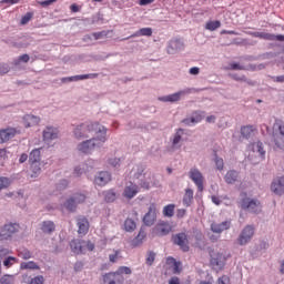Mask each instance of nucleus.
I'll return each instance as SVG.
<instances>
[{"mask_svg":"<svg viewBox=\"0 0 284 284\" xmlns=\"http://www.w3.org/2000/svg\"><path fill=\"white\" fill-rule=\"evenodd\" d=\"M41 118L32 114H27L23 116V125L24 128H34L39 125Z\"/></svg>","mask_w":284,"mask_h":284,"instance_id":"nucleus-21","label":"nucleus"},{"mask_svg":"<svg viewBox=\"0 0 284 284\" xmlns=\"http://www.w3.org/2000/svg\"><path fill=\"white\" fill-rule=\"evenodd\" d=\"M194 201V191L192 189H186L183 196V205L190 207Z\"/></svg>","mask_w":284,"mask_h":284,"instance_id":"nucleus-25","label":"nucleus"},{"mask_svg":"<svg viewBox=\"0 0 284 284\" xmlns=\"http://www.w3.org/2000/svg\"><path fill=\"white\" fill-rule=\"evenodd\" d=\"M203 114L205 113L201 111H195L193 112L191 119H184L182 123H184V125H190L191 123H201V121H203Z\"/></svg>","mask_w":284,"mask_h":284,"instance_id":"nucleus-24","label":"nucleus"},{"mask_svg":"<svg viewBox=\"0 0 284 284\" xmlns=\"http://www.w3.org/2000/svg\"><path fill=\"white\" fill-rule=\"evenodd\" d=\"M232 79H234V81H244L247 82V78L245 75H241L239 77L237 74H233Z\"/></svg>","mask_w":284,"mask_h":284,"instance_id":"nucleus-59","label":"nucleus"},{"mask_svg":"<svg viewBox=\"0 0 284 284\" xmlns=\"http://www.w3.org/2000/svg\"><path fill=\"white\" fill-rule=\"evenodd\" d=\"M32 17H34L33 12H27L20 20L21 26H26L28 22H30Z\"/></svg>","mask_w":284,"mask_h":284,"instance_id":"nucleus-44","label":"nucleus"},{"mask_svg":"<svg viewBox=\"0 0 284 284\" xmlns=\"http://www.w3.org/2000/svg\"><path fill=\"white\" fill-rule=\"evenodd\" d=\"M124 230L126 232H134V230H136V222L132 219H126L124 222Z\"/></svg>","mask_w":284,"mask_h":284,"instance_id":"nucleus-35","label":"nucleus"},{"mask_svg":"<svg viewBox=\"0 0 284 284\" xmlns=\"http://www.w3.org/2000/svg\"><path fill=\"white\" fill-rule=\"evenodd\" d=\"M8 161V151L6 149H0V165H4Z\"/></svg>","mask_w":284,"mask_h":284,"instance_id":"nucleus-48","label":"nucleus"},{"mask_svg":"<svg viewBox=\"0 0 284 284\" xmlns=\"http://www.w3.org/2000/svg\"><path fill=\"white\" fill-rule=\"evenodd\" d=\"M57 230V226L54 225V222L52 221H44L41 225V231L43 234H52Z\"/></svg>","mask_w":284,"mask_h":284,"instance_id":"nucleus-27","label":"nucleus"},{"mask_svg":"<svg viewBox=\"0 0 284 284\" xmlns=\"http://www.w3.org/2000/svg\"><path fill=\"white\" fill-rule=\"evenodd\" d=\"M106 36H108V33L105 31L93 33V37H94L95 41H99V39H103V37H106Z\"/></svg>","mask_w":284,"mask_h":284,"instance_id":"nucleus-56","label":"nucleus"},{"mask_svg":"<svg viewBox=\"0 0 284 284\" xmlns=\"http://www.w3.org/2000/svg\"><path fill=\"white\" fill-rule=\"evenodd\" d=\"M78 205L79 204L72 196L70 199H68L64 203V207H65V210H68V212H77Z\"/></svg>","mask_w":284,"mask_h":284,"instance_id":"nucleus-30","label":"nucleus"},{"mask_svg":"<svg viewBox=\"0 0 284 284\" xmlns=\"http://www.w3.org/2000/svg\"><path fill=\"white\" fill-rule=\"evenodd\" d=\"M190 74L196 77V74H199V72H201V69H199V67H193L190 69Z\"/></svg>","mask_w":284,"mask_h":284,"instance_id":"nucleus-61","label":"nucleus"},{"mask_svg":"<svg viewBox=\"0 0 284 284\" xmlns=\"http://www.w3.org/2000/svg\"><path fill=\"white\" fill-rule=\"evenodd\" d=\"M29 163H41V148L33 149L29 154Z\"/></svg>","mask_w":284,"mask_h":284,"instance_id":"nucleus-28","label":"nucleus"},{"mask_svg":"<svg viewBox=\"0 0 284 284\" xmlns=\"http://www.w3.org/2000/svg\"><path fill=\"white\" fill-rule=\"evenodd\" d=\"M8 72H10V67H8V64L0 67V74H8Z\"/></svg>","mask_w":284,"mask_h":284,"instance_id":"nucleus-60","label":"nucleus"},{"mask_svg":"<svg viewBox=\"0 0 284 284\" xmlns=\"http://www.w3.org/2000/svg\"><path fill=\"white\" fill-rule=\"evenodd\" d=\"M181 272V262H175L173 264V274H180Z\"/></svg>","mask_w":284,"mask_h":284,"instance_id":"nucleus-57","label":"nucleus"},{"mask_svg":"<svg viewBox=\"0 0 284 284\" xmlns=\"http://www.w3.org/2000/svg\"><path fill=\"white\" fill-rule=\"evenodd\" d=\"M72 197L74 199L75 203L79 205L81 203H85L88 195L85 193L79 192V193L73 194Z\"/></svg>","mask_w":284,"mask_h":284,"instance_id":"nucleus-39","label":"nucleus"},{"mask_svg":"<svg viewBox=\"0 0 284 284\" xmlns=\"http://www.w3.org/2000/svg\"><path fill=\"white\" fill-rule=\"evenodd\" d=\"M199 284H214V277L210 276L206 281H201Z\"/></svg>","mask_w":284,"mask_h":284,"instance_id":"nucleus-64","label":"nucleus"},{"mask_svg":"<svg viewBox=\"0 0 284 284\" xmlns=\"http://www.w3.org/2000/svg\"><path fill=\"white\" fill-rule=\"evenodd\" d=\"M143 166H135L131 171V174H133L134 179H140L143 175Z\"/></svg>","mask_w":284,"mask_h":284,"instance_id":"nucleus-45","label":"nucleus"},{"mask_svg":"<svg viewBox=\"0 0 284 284\" xmlns=\"http://www.w3.org/2000/svg\"><path fill=\"white\" fill-rule=\"evenodd\" d=\"M185 214H187V210H185V209H179L176 212L178 219H183V216H185Z\"/></svg>","mask_w":284,"mask_h":284,"instance_id":"nucleus-58","label":"nucleus"},{"mask_svg":"<svg viewBox=\"0 0 284 284\" xmlns=\"http://www.w3.org/2000/svg\"><path fill=\"white\" fill-rule=\"evenodd\" d=\"M271 192L275 196H283L284 194V175L275 178L271 183Z\"/></svg>","mask_w":284,"mask_h":284,"instance_id":"nucleus-10","label":"nucleus"},{"mask_svg":"<svg viewBox=\"0 0 284 284\" xmlns=\"http://www.w3.org/2000/svg\"><path fill=\"white\" fill-rule=\"evenodd\" d=\"M230 227H232V221H224L222 223H211V231H213L214 234H221L225 232V230H230Z\"/></svg>","mask_w":284,"mask_h":284,"instance_id":"nucleus-16","label":"nucleus"},{"mask_svg":"<svg viewBox=\"0 0 284 284\" xmlns=\"http://www.w3.org/2000/svg\"><path fill=\"white\" fill-rule=\"evenodd\" d=\"M103 196L106 203H114L116 201V193L112 190L103 192Z\"/></svg>","mask_w":284,"mask_h":284,"instance_id":"nucleus-34","label":"nucleus"},{"mask_svg":"<svg viewBox=\"0 0 284 284\" xmlns=\"http://www.w3.org/2000/svg\"><path fill=\"white\" fill-rule=\"evenodd\" d=\"M112 181V175L108 171H102L95 176L94 183L95 185H100L103 187V185H108L109 182Z\"/></svg>","mask_w":284,"mask_h":284,"instance_id":"nucleus-17","label":"nucleus"},{"mask_svg":"<svg viewBox=\"0 0 284 284\" xmlns=\"http://www.w3.org/2000/svg\"><path fill=\"white\" fill-rule=\"evenodd\" d=\"M20 226L18 223H9L4 224L0 229V241H8V239H12L17 232H19Z\"/></svg>","mask_w":284,"mask_h":284,"instance_id":"nucleus-6","label":"nucleus"},{"mask_svg":"<svg viewBox=\"0 0 284 284\" xmlns=\"http://www.w3.org/2000/svg\"><path fill=\"white\" fill-rule=\"evenodd\" d=\"M174 204H168L163 207V215L166 216L168 219H172L174 216V210H175Z\"/></svg>","mask_w":284,"mask_h":284,"instance_id":"nucleus-33","label":"nucleus"},{"mask_svg":"<svg viewBox=\"0 0 284 284\" xmlns=\"http://www.w3.org/2000/svg\"><path fill=\"white\" fill-rule=\"evenodd\" d=\"M156 221V204L152 203L149 206L148 213L143 217L144 225H148L149 227L154 225Z\"/></svg>","mask_w":284,"mask_h":284,"instance_id":"nucleus-12","label":"nucleus"},{"mask_svg":"<svg viewBox=\"0 0 284 284\" xmlns=\"http://www.w3.org/2000/svg\"><path fill=\"white\" fill-rule=\"evenodd\" d=\"M99 77L98 73H90V74H82V75H75L71 78H64L62 81H83L84 79H97Z\"/></svg>","mask_w":284,"mask_h":284,"instance_id":"nucleus-26","label":"nucleus"},{"mask_svg":"<svg viewBox=\"0 0 284 284\" xmlns=\"http://www.w3.org/2000/svg\"><path fill=\"white\" fill-rule=\"evenodd\" d=\"M14 263H17V257H12V256H8L4 261H3V265L4 267H12L14 265Z\"/></svg>","mask_w":284,"mask_h":284,"instance_id":"nucleus-46","label":"nucleus"},{"mask_svg":"<svg viewBox=\"0 0 284 284\" xmlns=\"http://www.w3.org/2000/svg\"><path fill=\"white\" fill-rule=\"evenodd\" d=\"M230 70H247V68H245L236 62H233L230 64Z\"/></svg>","mask_w":284,"mask_h":284,"instance_id":"nucleus-54","label":"nucleus"},{"mask_svg":"<svg viewBox=\"0 0 284 284\" xmlns=\"http://www.w3.org/2000/svg\"><path fill=\"white\" fill-rule=\"evenodd\" d=\"M189 176L191 179V181H193V183H195L199 192H203L204 186H203V181H205V179L203 178V173H201V171H199V169H191L189 172Z\"/></svg>","mask_w":284,"mask_h":284,"instance_id":"nucleus-9","label":"nucleus"},{"mask_svg":"<svg viewBox=\"0 0 284 284\" xmlns=\"http://www.w3.org/2000/svg\"><path fill=\"white\" fill-rule=\"evenodd\" d=\"M156 258L155 252H149L146 257V265H152L154 263V260Z\"/></svg>","mask_w":284,"mask_h":284,"instance_id":"nucleus-51","label":"nucleus"},{"mask_svg":"<svg viewBox=\"0 0 284 284\" xmlns=\"http://www.w3.org/2000/svg\"><path fill=\"white\" fill-rule=\"evenodd\" d=\"M115 274H120V276H123V274H132V270L128 266H120Z\"/></svg>","mask_w":284,"mask_h":284,"instance_id":"nucleus-50","label":"nucleus"},{"mask_svg":"<svg viewBox=\"0 0 284 284\" xmlns=\"http://www.w3.org/2000/svg\"><path fill=\"white\" fill-rule=\"evenodd\" d=\"M215 165H216V170H223L225 163L223 162V159L215 156Z\"/></svg>","mask_w":284,"mask_h":284,"instance_id":"nucleus-52","label":"nucleus"},{"mask_svg":"<svg viewBox=\"0 0 284 284\" xmlns=\"http://www.w3.org/2000/svg\"><path fill=\"white\" fill-rule=\"evenodd\" d=\"M192 93V89H185L184 91H180L170 95H166L164 98H160V101H166L170 103H175L176 101H181L182 94H190Z\"/></svg>","mask_w":284,"mask_h":284,"instance_id":"nucleus-18","label":"nucleus"},{"mask_svg":"<svg viewBox=\"0 0 284 284\" xmlns=\"http://www.w3.org/2000/svg\"><path fill=\"white\" fill-rule=\"evenodd\" d=\"M119 258H121V250H116L113 254L109 255L110 263H116Z\"/></svg>","mask_w":284,"mask_h":284,"instance_id":"nucleus-43","label":"nucleus"},{"mask_svg":"<svg viewBox=\"0 0 284 284\" xmlns=\"http://www.w3.org/2000/svg\"><path fill=\"white\" fill-rule=\"evenodd\" d=\"M254 130L256 129L253 125H246L241 129V134L247 139V136H252V132H254Z\"/></svg>","mask_w":284,"mask_h":284,"instance_id":"nucleus-37","label":"nucleus"},{"mask_svg":"<svg viewBox=\"0 0 284 284\" xmlns=\"http://www.w3.org/2000/svg\"><path fill=\"white\" fill-rule=\"evenodd\" d=\"M0 283L1 284H14V276L4 275L3 277H1Z\"/></svg>","mask_w":284,"mask_h":284,"instance_id":"nucleus-49","label":"nucleus"},{"mask_svg":"<svg viewBox=\"0 0 284 284\" xmlns=\"http://www.w3.org/2000/svg\"><path fill=\"white\" fill-rule=\"evenodd\" d=\"M253 155L258 159V161H263L265 159V150L263 149L262 142H254L252 144Z\"/></svg>","mask_w":284,"mask_h":284,"instance_id":"nucleus-20","label":"nucleus"},{"mask_svg":"<svg viewBox=\"0 0 284 284\" xmlns=\"http://www.w3.org/2000/svg\"><path fill=\"white\" fill-rule=\"evenodd\" d=\"M18 131L14 128H7L0 130V144L8 143L10 139H14L17 136Z\"/></svg>","mask_w":284,"mask_h":284,"instance_id":"nucleus-13","label":"nucleus"},{"mask_svg":"<svg viewBox=\"0 0 284 284\" xmlns=\"http://www.w3.org/2000/svg\"><path fill=\"white\" fill-rule=\"evenodd\" d=\"M216 284H230V276L222 275L221 277L217 278Z\"/></svg>","mask_w":284,"mask_h":284,"instance_id":"nucleus-53","label":"nucleus"},{"mask_svg":"<svg viewBox=\"0 0 284 284\" xmlns=\"http://www.w3.org/2000/svg\"><path fill=\"white\" fill-rule=\"evenodd\" d=\"M171 232L172 226H170V224L168 223H161L154 227V233L156 234V236H168V234H170Z\"/></svg>","mask_w":284,"mask_h":284,"instance_id":"nucleus-22","label":"nucleus"},{"mask_svg":"<svg viewBox=\"0 0 284 284\" xmlns=\"http://www.w3.org/2000/svg\"><path fill=\"white\" fill-rule=\"evenodd\" d=\"M65 187H68V181L62 180L61 183L58 184V189L59 190H65Z\"/></svg>","mask_w":284,"mask_h":284,"instance_id":"nucleus-62","label":"nucleus"},{"mask_svg":"<svg viewBox=\"0 0 284 284\" xmlns=\"http://www.w3.org/2000/svg\"><path fill=\"white\" fill-rule=\"evenodd\" d=\"M169 284H181V280H179L176 276H173L170 278Z\"/></svg>","mask_w":284,"mask_h":284,"instance_id":"nucleus-63","label":"nucleus"},{"mask_svg":"<svg viewBox=\"0 0 284 284\" xmlns=\"http://www.w3.org/2000/svg\"><path fill=\"white\" fill-rule=\"evenodd\" d=\"M30 170L32 172L31 178L37 179L39 174H41V162L38 163H29Z\"/></svg>","mask_w":284,"mask_h":284,"instance_id":"nucleus-31","label":"nucleus"},{"mask_svg":"<svg viewBox=\"0 0 284 284\" xmlns=\"http://www.w3.org/2000/svg\"><path fill=\"white\" fill-rule=\"evenodd\" d=\"M18 256H20V258H23L24 261H28V258H32V253H30V251L28 250H22L18 252Z\"/></svg>","mask_w":284,"mask_h":284,"instance_id":"nucleus-47","label":"nucleus"},{"mask_svg":"<svg viewBox=\"0 0 284 284\" xmlns=\"http://www.w3.org/2000/svg\"><path fill=\"white\" fill-rule=\"evenodd\" d=\"M133 37H152V28H142Z\"/></svg>","mask_w":284,"mask_h":284,"instance_id":"nucleus-38","label":"nucleus"},{"mask_svg":"<svg viewBox=\"0 0 284 284\" xmlns=\"http://www.w3.org/2000/svg\"><path fill=\"white\" fill-rule=\"evenodd\" d=\"M124 281L125 277L116 272L106 273L102 277V284H121Z\"/></svg>","mask_w":284,"mask_h":284,"instance_id":"nucleus-11","label":"nucleus"},{"mask_svg":"<svg viewBox=\"0 0 284 284\" xmlns=\"http://www.w3.org/2000/svg\"><path fill=\"white\" fill-rule=\"evenodd\" d=\"M205 28H206V30L214 32V30H219V28H221V21H219V20L209 21V22H206Z\"/></svg>","mask_w":284,"mask_h":284,"instance_id":"nucleus-36","label":"nucleus"},{"mask_svg":"<svg viewBox=\"0 0 284 284\" xmlns=\"http://www.w3.org/2000/svg\"><path fill=\"white\" fill-rule=\"evenodd\" d=\"M174 245H179L182 252H190V240H187V234L178 233L172 236Z\"/></svg>","mask_w":284,"mask_h":284,"instance_id":"nucleus-7","label":"nucleus"},{"mask_svg":"<svg viewBox=\"0 0 284 284\" xmlns=\"http://www.w3.org/2000/svg\"><path fill=\"white\" fill-rule=\"evenodd\" d=\"M241 196H242V200H241L242 210H247L252 214H256V212L261 210V203H258V201L251 200L250 197H247V194L245 193H242Z\"/></svg>","mask_w":284,"mask_h":284,"instance_id":"nucleus-5","label":"nucleus"},{"mask_svg":"<svg viewBox=\"0 0 284 284\" xmlns=\"http://www.w3.org/2000/svg\"><path fill=\"white\" fill-rule=\"evenodd\" d=\"M139 194V185L136 184H130L124 187L123 196L125 199H134Z\"/></svg>","mask_w":284,"mask_h":284,"instance_id":"nucleus-23","label":"nucleus"},{"mask_svg":"<svg viewBox=\"0 0 284 284\" xmlns=\"http://www.w3.org/2000/svg\"><path fill=\"white\" fill-rule=\"evenodd\" d=\"M105 126L98 122H89L80 124L74 129L75 139H90L78 145L79 152L83 154H92L97 148H101L105 143Z\"/></svg>","mask_w":284,"mask_h":284,"instance_id":"nucleus-1","label":"nucleus"},{"mask_svg":"<svg viewBox=\"0 0 284 284\" xmlns=\"http://www.w3.org/2000/svg\"><path fill=\"white\" fill-rule=\"evenodd\" d=\"M145 236H148V234L143 230H140L138 236L132 241L133 247H138V245H141Z\"/></svg>","mask_w":284,"mask_h":284,"instance_id":"nucleus-32","label":"nucleus"},{"mask_svg":"<svg viewBox=\"0 0 284 284\" xmlns=\"http://www.w3.org/2000/svg\"><path fill=\"white\" fill-rule=\"evenodd\" d=\"M224 179H225L226 183H229V184L236 183V181H239V172H236V171H229L225 174Z\"/></svg>","mask_w":284,"mask_h":284,"instance_id":"nucleus-29","label":"nucleus"},{"mask_svg":"<svg viewBox=\"0 0 284 284\" xmlns=\"http://www.w3.org/2000/svg\"><path fill=\"white\" fill-rule=\"evenodd\" d=\"M272 139L276 148L284 150V122L283 120H275L273 124Z\"/></svg>","mask_w":284,"mask_h":284,"instance_id":"nucleus-2","label":"nucleus"},{"mask_svg":"<svg viewBox=\"0 0 284 284\" xmlns=\"http://www.w3.org/2000/svg\"><path fill=\"white\" fill-rule=\"evenodd\" d=\"M253 37H256L257 39H264V41H284L283 34H272L267 32H254Z\"/></svg>","mask_w":284,"mask_h":284,"instance_id":"nucleus-15","label":"nucleus"},{"mask_svg":"<svg viewBox=\"0 0 284 284\" xmlns=\"http://www.w3.org/2000/svg\"><path fill=\"white\" fill-rule=\"evenodd\" d=\"M30 61V55L27 53L20 55L17 60L13 61V65H19V63H28Z\"/></svg>","mask_w":284,"mask_h":284,"instance_id":"nucleus-42","label":"nucleus"},{"mask_svg":"<svg viewBox=\"0 0 284 284\" xmlns=\"http://www.w3.org/2000/svg\"><path fill=\"white\" fill-rule=\"evenodd\" d=\"M43 281H44L43 276L39 275L33 277L29 284H43Z\"/></svg>","mask_w":284,"mask_h":284,"instance_id":"nucleus-55","label":"nucleus"},{"mask_svg":"<svg viewBox=\"0 0 284 284\" xmlns=\"http://www.w3.org/2000/svg\"><path fill=\"white\" fill-rule=\"evenodd\" d=\"M77 225H78V234H82L83 236H85V234L90 232V222L84 216H80L78 219Z\"/></svg>","mask_w":284,"mask_h":284,"instance_id":"nucleus-19","label":"nucleus"},{"mask_svg":"<svg viewBox=\"0 0 284 284\" xmlns=\"http://www.w3.org/2000/svg\"><path fill=\"white\" fill-rule=\"evenodd\" d=\"M210 265L213 270H223L225 267V262L227 261V256H225L224 253L221 252H210Z\"/></svg>","mask_w":284,"mask_h":284,"instance_id":"nucleus-4","label":"nucleus"},{"mask_svg":"<svg viewBox=\"0 0 284 284\" xmlns=\"http://www.w3.org/2000/svg\"><path fill=\"white\" fill-rule=\"evenodd\" d=\"M20 267H21V270H39V265H37L32 261L22 263Z\"/></svg>","mask_w":284,"mask_h":284,"instance_id":"nucleus-41","label":"nucleus"},{"mask_svg":"<svg viewBox=\"0 0 284 284\" xmlns=\"http://www.w3.org/2000/svg\"><path fill=\"white\" fill-rule=\"evenodd\" d=\"M70 248L73 254H85V252L94 251V243L83 240H72Z\"/></svg>","mask_w":284,"mask_h":284,"instance_id":"nucleus-3","label":"nucleus"},{"mask_svg":"<svg viewBox=\"0 0 284 284\" xmlns=\"http://www.w3.org/2000/svg\"><path fill=\"white\" fill-rule=\"evenodd\" d=\"M10 179L0 176V192L1 190H8V187H10Z\"/></svg>","mask_w":284,"mask_h":284,"instance_id":"nucleus-40","label":"nucleus"},{"mask_svg":"<svg viewBox=\"0 0 284 284\" xmlns=\"http://www.w3.org/2000/svg\"><path fill=\"white\" fill-rule=\"evenodd\" d=\"M252 236H254V226L246 225L237 237L239 245H247L252 241Z\"/></svg>","mask_w":284,"mask_h":284,"instance_id":"nucleus-8","label":"nucleus"},{"mask_svg":"<svg viewBox=\"0 0 284 284\" xmlns=\"http://www.w3.org/2000/svg\"><path fill=\"white\" fill-rule=\"evenodd\" d=\"M42 139L44 143H50V141H54V139H59V129L53 126H47L42 132Z\"/></svg>","mask_w":284,"mask_h":284,"instance_id":"nucleus-14","label":"nucleus"}]
</instances>
